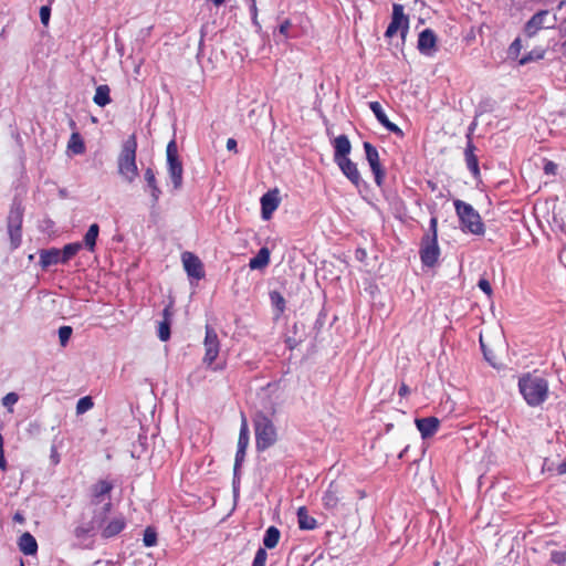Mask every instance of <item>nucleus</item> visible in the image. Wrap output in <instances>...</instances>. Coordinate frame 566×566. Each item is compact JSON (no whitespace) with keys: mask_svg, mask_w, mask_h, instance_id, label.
I'll return each instance as SVG.
<instances>
[{"mask_svg":"<svg viewBox=\"0 0 566 566\" xmlns=\"http://www.w3.org/2000/svg\"><path fill=\"white\" fill-rule=\"evenodd\" d=\"M518 389L528 406L542 405L548 397V382L539 375L527 373L520 377Z\"/></svg>","mask_w":566,"mask_h":566,"instance_id":"nucleus-1","label":"nucleus"},{"mask_svg":"<svg viewBox=\"0 0 566 566\" xmlns=\"http://www.w3.org/2000/svg\"><path fill=\"white\" fill-rule=\"evenodd\" d=\"M137 142L135 135L124 140L122 150L118 155L117 166L118 174L128 184H133L138 176V167L136 164Z\"/></svg>","mask_w":566,"mask_h":566,"instance_id":"nucleus-2","label":"nucleus"},{"mask_svg":"<svg viewBox=\"0 0 566 566\" xmlns=\"http://www.w3.org/2000/svg\"><path fill=\"white\" fill-rule=\"evenodd\" d=\"M253 424L258 451H264L276 442V428L268 416L262 412L256 413L253 419Z\"/></svg>","mask_w":566,"mask_h":566,"instance_id":"nucleus-3","label":"nucleus"},{"mask_svg":"<svg viewBox=\"0 0 566 566\" xmlns=\"http://www.w3.org/2000/svg\"><path fill=\"white\" fill-rule=\"evenodd\" d=\"M453 205L462 229L472 234L482 235L484 233V224L479 212L470 203L460 199L454 200Z\"/></svg>","mask_w":566,"mask_h":566,"instance_id":"nucleus-4","label":"nucleus"},{"mask_svg":"<svg viewBox=\"0 0 566 566\" xmlns=\"http://www.w3.org/2000/svg\"><path fill=\"white\" fill-rule=\"evenodd\" d=\"M112 507L111 500L107 499L99 509H95L93 517L90 522L78 525L74 530V535L77 539L86 541L95 536L98 532V527L105 523V514H108Z\"/></svg>","mask_w":566,"mask_h":566,"instance_id":"nucleus-5","label":"nucleus"},{"mask_svg":"<svg viewBox=\"0 0 566 566\" xmlns=\"http://www.w3.org/2000/svg\"><path fill=\"white\" fill-rule=\"evenodd\" d=\"M203 347L205 356L202 363L212 370L223 369V365H213L220 352V342L217 332L209 325L206 326Z\"/></svg>","mask_w":566,"mask_h":566,"instance_id":"nucleus-6","label":"nucleus"},{"mask_svg":"<svg viewBox=\"0 0 566 566\" xmlns=\"http://www.w3.org/2000/svg\"><path fill=\"white\" fill-rule=\"evenodd\" d=\"M166 153L168 175L172 181L174 188L179 189L182 185L184 168L178 156V147L175 139L168 143Z\"/></svg>","mask_w":566,"mask_h":566,"instance_id":"nucleus-7","label":"nucleus"},{"mask_svg":"<svg viewBox=\"0 0 566 566\" xmlns=\"http://www.w3.org/2000/svg\"><path fill=\"white\" fill-rule=\"evenodd\" d=\"M409 30V17L405 13V8L400 3L392 4L391 21L385 32L386 38H392L398 31L402 41L406 40Z\"/></svg>","mask_w":566,"mask_h":566,"instance_id":"nucleus-8","label":"nucleus"},{"mask_svg":"<svg viewBox=\"0 0 566 566\" xmlns=\"http://www.w3.org/2000/svg\"><path fill=\"white\" fill-rule=\"evenodd\" d=\"M440 255V249L438 245V239L430 238V234H426L421 241L420 259L423 265L432 268L438 262Z\"/></svg>","mask_w":566,"mask_h":566,"instance_id":"nucleus-9","label":"nucleus"},{"mask_svg":"<svg viewBox=\"0 0 566 566\" xmlns=\"http://www.w3.org/2000/svg\"><path fill=\"white\" fill-rule=\"evenodd\" d=\"M364 149H365V154H366V159H367V161L370 166V169L375 176V182L378 186H381L384 177H385V171L381 168V165L379 161L378 150L369 142L364 143Z\"/></svg>","mask_w":566,"mask_h":566,"instance_id":"nucleus-10","label":"nucleus"},{"mask_svg":"<svg viewBox=\"0 0 566 566\" xmlns=\"http://www.w3.org/2000/svg\"><path fill=\"white\" fill-rule=\"evenodd\" d=\"M126 527V520L122 514L114 515L108 518L105 514V523L98 527V532L103 538H112L118 535Z\"/></svg>","mask_w":566,"mask_h":566,"instance_id":"nucleus-11","label":"nucleus"},{"mask_svg":"<svg viewBox=\"0 0 566 566\" xmlns=\"http://www.w3.org/2000/svg\"><path fill=\"white\" fill-rule=\"evenodd\" d=\"M181 260L188 276L193 277L196 280H200L203 277V266L198 256H196L191 252H184L181 255Z\"/></svg>","mask_w":566,"mask_h":566,"instance_id":"nucleus-12","label":"nucleus"},{"mask_svg":"<svg viewBox=\"0 0 566 566\" xmlns=\"http://www.w3.org/2000/svg\"><path fill=\"white\" fill-rule=\"evenodd\" d=\"M417 48L426 56H432L437 51V36L431 29H424L418 36Z\"/></svg>","mask_w":566,"mask_h":566,"instance_id":"nucleus-13","label":"nucleus"},{"mask_svg":"<svg viewBox=\"0 0 566 566\" xmlns=\"http://www.w3.org/2000/svg\"><path fill=\"white\" fill-rule=\"evenodd\" d=\"M280 205L277 190H271L261 197V216L263 220H269Z\"/></svg>","mask_w":566,"mask_h":566,"instance_id":"nucleus-14","label":"nucleus"},{"mask_svg":"<svg viewBox=\"0 0 566 566\" xmlns=\"http://www.w3.org/2000/svg\"><path fill=\"white\" fill-rule=\"evenodd\" d=\"M369 108L370 111L374 113V115L376 116L377 120L390 133H394L396 134L397 136H403V133L402 130L394 123H391L381 104L379 102H370L369 103Z\"/></svg>","mask_w":566,"mask_h":566,"instance_id":"nucleus-15","label":"nucleus"},{"mask_svg":"<svg viewBox=\"0 0 566 566\" xmlns=\"http://www.w3.org/2000/svg\"><path fill=\"white\" fill-rule=\"evenodd\" d=\"M549 15L548 10H539L524 25V33L528 38H533L539 30L545 27L546 18Z\"/></svg>","mask_w":566,"mask_h":566,"instance_id":"nucleus-16","label":"nucleus"},{"mask_svg":"<svg viewBox=\"0 0 566 566\" xmlns=\"http://www.w3.org/2000/svg\"><path fill=\"white\" fill-rule=\"evenodd\" d=\"M340 171L354 184L358 187L361 182V176L358 171L357 165L353 163L349 158L340 159L335 161Z\"/></svg>","mask_w":566,"mask_h":566,"instance_id":"nucleus-17","label":"nucleus"},{"mask_svg":"<svg viewBox=\"0 0 566 566\" xmlns=\"http://www.w3.org/2000/svg\"><path fill=\"white\" fill-rule=\"evenodd\" d=\"M144 179L146 181V191L149 192L150 197H151V200H153V206H156L159 198H160V195H161V190L158 186V182H157V179H156V174L154 171L153 168L148 167L147 169H145L144 171Z\"/></svg>","mask_w":566,"mask_h":566,"instance_id":"nucleus-18","label":"nucleus"},{"mask_svg":"<svg viewBox=\"0 0 566 566\" xmlns=\"http://www.w3.org/2000/svg\"><path fill=\"white\" fill-rule=\"evenodd\" d=\"M416 426L422 439L432 437L439 429L440 421L436 417L416 419Z\"/></svg>","mask_w":566,"mask_h":566,"instance_id":"nucleus-19","label":"nucleus"},{"mask_svg":"<svg viewBox=\"0 0 566 566\" xmlns=\"http://www.w3.org/2000/svg\"><path fill=\"white\" fill-rule=\"evenodd\" d=\"M467 138H468V143H467V147L464 150L465 164H467L468 169L471 171V174L474 177H479L480 168H479L478 157L475 155L476 148H475L470 135H468Z\"/></svg>","mask_w":566,"mask_h":566,"instance_id":"nucleus-20","label":"nucleus"},{"mask_svg":"<svg viewBox=\"0 0 566 566\" xmlns=\"http://www.w3.org/2000/svg\"><path fill=\"white\" fill-rule=\"evenodd\" d=\"M333 146H334V161L349 158L348 155L350 154L352 145L346 135L337 136L333 142Z\"/></svg>","mask_w":566,"mask_h":566,"instance_id":"nucleus-21","label":"nucleus"},{"mask_svg":"<svg viewBox=\"0 0 566 566\" xmlns=\"http://www.w3.org/2000/svg\"><path fill=\"white\" fill-rule=\"evenodd\" d=\"M113 490V484L108 481L101 480L92 488V504L99 505Z\"/></svg>","mask_w":566,"mask_h":566,"instance_id":"nucleus-22","label":"nucleus"},{"mask_svg":"<svg viewBox=\"0 0 566 566\" xmlns=\"http://www.w3.org/2000/svg\"><path fill=\"white\" fill-rule=\"evenodd\" d=\"M323 506L329 512H334L339 504L338 486L332 482L322 496Z\"/></svg>","mask_w":566,"mask_h":566,"instance_id":"nucleus-23","label":"nucleus"},{"mask_svg":"<svg viewBox=\"0 0 566 566\" xmlns=\"http://www.w3.org/2000/svg\"><path fill=\"white\" fill-rule=\"evenodd\" d=\"M39 255L40 265L42 269H48L51 265L62 263L61 250L59 249L52 248L48 250H41Z\"/></svg>","mask_w":566,"mask_h":566,"instance_id":"nucleus-24","label":"nucleus"},{"mask_svg":"<svg viewBox=\"0 0 566 566\" xmlns=\"http://www.w3.org/2000/svg\"><path fill=\"white\" fill-rule=\"evenodd\" d=\"M18 546H19V549L24 554V555H34L36 554L38 552V543H36V539L35 537L29 533V532H25L23 533L20 538H19V542H18Z\"/></svg>","mask_w":566,"mask_h":566,"instance_id":"nucleus-25","label":"nucleus"},{"mask_svg":"<svg viewBox=\"0 0 566 566\" xmlns=\"http://www.w3.org/2000/svg\"><path fill=\"white\" fill-rule=\"evenodd\" d=\"M171 311L169 307H165L163 311L164 319L159 323L158 326V337L160 340L166 342L170 337V322H171Z\"/></svg>","mask_w":566,"mask_h":566,"instance_id":"nucleus-26","label":"nucleus"},{"mask_svg":"<svg viewBox=\"0 0 566 566\" xmlns=\"http://www.w3.org/2000/svg\"><path fill=\"white\" fill-rule=\"evenodd\" d=\"M270 263V251L268 248H261L255 256L250 259L249 266L251 270H260Z\"/></svg>","mask_w":566,"mask_h":566,"instance_id":"nucleus-27","label":"nucleus"},{"mask_svg":"<svg viewBox=\"0 0 566 566\" xmlns=\"http://www.w3.org/2000/svg\"><path fill=\"white\" fill-rule=\"evenodd\" d=\"M99 227L97 223L90 226L87 232L84 235V242L82 243L90 252L95 251L96 240L98 238Z\"/></svg>","mask_w":566,"mask_h":566,"instance_id":"nucleus-28","label":"nucleus"},{"mask_svg":"<svg viewBox=\"0 0 566 566\" xmlns=\"http://www.w3.org/2000/svg\"><path fill=\"white\" fill-rule=\"evenodd\" d=\"M297 520L301 530H314L317 526L316 520L308 515L304 506L297 510Z\"/></svg>","mask_w":566,"mask_h":566,"instance_id":"nucleus-29","label":"nucleus"},{"mask_svg":"<svg viewBox=\"0 0 566 566\" xmlns=\"http://www.w3.org/2000/svg\"><path fill=\"white\" fill-rule=\"evenodd\" d=\"M23 209L20 205H13L8 216V228H22Z\"/></svg>","mask_w":566,"mask_h":566,"instance_id":"nucleus-30","label":"nucleus"},{"mask_svg":"<svg viewBox=\"0 0 566 566\" xmlns=\"http://www.w3.org/2000/svg\"><path fill=\"white\" fill-rule=\"evenodd\" d=\"M280 537H281V533L277 527H275V526L268 527L264 533V536H263L264 547L269 548V549L274 548L277 545Z\"/></svg>","mask_w":566,"mask_h":566,"instance_id":"nucleus-31","label":"nucleus"},{"mask_svg":"<svg viewBox=\"0 0 566 566\" xmlns=\"http://www.w3.org/2000/svg\"><path fill=\"white\" fill-rule=\"evenodd\" d=\"M109 87L108 85H99L96 87L95 95L93 97V101L96 105L104 107L107 104L111 103V96H109Z\"/></svg>","mask_w":566,"mask_h":566,"instance_id":"nucleus-32","label":"nucleus"},{"mask_svg":"<svg viewBox=\"0 0 566 566\" xmlns=\"http://www.w3.org/2000/svg\"><path fill=\"white\" fill-rule=\"evenodd\" d=\"M67 148L74 154V155H81L85 151V145L84 142L78 133H73L70 137Z\"/></svg>","mask_w":566,"mask_h":566,"instance_id":"nucleus-33","label":"nucleus"},{"mask_svg":"<svg viewBox=\"0 0 566 566\" xmlns=\"http://www.w3.org/2000/svg\"><path fill=\"white\" fill-rule=\"evenodd\" d=\"M83 244L81 242H74L66 244L63 250H61L62 263H67L81 249Z\"/></svg>","mask_w":566,"mask_h":566,"instance_id":"nucleus-34","label":"nucleus"},{"mask_svg":"<svg viewBox=\"0 0 566 566\" xmlns=\"http://www.w3.org/2000/svg\"><path fill=\"white\" fill-rule=\"evenodd\" d=\"M249 440H250V438H249V429H248L247 419L244 417H242V423H241L240 434H239V440H238V449L247 451V448L249 446Z\"/></svg>","mask_w":566,"mask_h":566,"instance_id":"nucleus-35","label":"nucleus"},{"mask_svg":"<svg viewBox=\"0 0 566 566\" xmlns=\"http://www.w3.org/2000/svg\"><path fill=\"white\" fill-rule=\"evenodd\" d=\"M245 450L237 449L235 459H234V468H233V488L235 489L237 482H239L240 476V468L245 458Z\"/></svg>","mask_w":566,"mask_h":566,"instance_id":"nucleus-36","label":"nucleus"},{"mask_svg":"<svg viewBox=\"0 0 566 566\" xmlns=\"http://www.w3.org/2000/svg\"><path fill=\"white\" fill-rule=\"evenodd\" d=\"M94 406L93 399L90 396L82 397L76 403V413L83 415L91 410Z\"/></svg>","mask_w":566,"mask_h":566,"instance_id":"nucleus-37","label":"nucleus"},{"mask_svg":"<svg viewBox=\"0 0 566 566\" xmlns=\"http://www.w3.org/2000/svg\"><path fill=\"white\" fill-rule=\"evenodd\" d=\"M21 229L22 228H8V233L10 237V242H11L12 249L19 248L22 242Z\"/></svg>","mask_w":566,"mask_h":566,"instance_id":"nucleus-38","label":"nucleus"},{"mask_svg":"<svg viewBox=\"0 0 566 566\" xmlns=\"http://www.w3.org/2000/svg\"><path fill=\"white\" fill-rule=\"evenodd\" d=\"M143 543L146 547H153L157 544V533L154 528L147 527L145 530Z\"/></svg>","mask_w":566,"mask_h":566,"instance_id":"nucleus-39","label":"nucleus"},{"mask_svg":"<svg viewBox=\"0 0 566 566\" xmlns=\"http://www.w3.org/2000/svg\"><path fill=\"white\" fill-rule=\"evenodd\" d=\"M73 329L71 326H61L59 328V339L61 345L64 347L69 343L71 336H72Z\"/></svg>","mask_w":566,"mask_h":566,"instance_id":"nucleus-40","label":"nucleus"},{"mask_svg":"<svg viewBox=\"0 0 566 566\" xmlns=\"http://www.w3.org/2000/svg\"><path fill=\"white\" fill-rule=\"evenodd\" d=\"M19 396L15 392H9L2 398V405L10 411H13V406L18 402Z\"/></svg>","mask_w":566,"mask_h":566,"instance_id":"nucleus-41","label":"nucleus"},{"mask_svg":"<svg viewBox=\"0 0 566 566\" xmlns=\"http://www.w3.org/2000/svg\"><path fill=\"white\" fill-rule=\"evenodd\" d=\"M268 553L265 548L260 547L253 558L252 566H265Z\"/></svg>","mask_w":566,"mask_h":566,"instance_id":"nucleus-42","label":"nucleus"},{"mask_svg":"<svg viewBox=\"0 0 566 566\" xmlns=\"http://www.w3.org/2000/svg\"><path fill=\"white\" fill-rule=\"evenodd\" d=\"M270 298L272 304L280 311L283 312L285 307V301L284 297L279 292H271Z\"/></svg>","mask_w":566,"mask_h":566,"instance_id":"nucleus-43","label":"nucleus"},{"mask_svg":"<svg viewBox=\"0 0 566 566\" xmlns=\"http://www.w3.org/2000/svg\"><path fill=\"white\" fill-rule=\"evenodd\" d=\"M551 562L557 565H562L566 562V552L553 551L551 553Z\"/></svg>","mask_w":566,"mask_h":566,"instance_id":"nucleus-44","label":"nucleus"},{"mask_svg":"<svg viewBox=\"0 0 566 566\" xmlns=\"http://www.w3.org/2000/svg\"><path fill=\"white\" fill-rule=\"evenodd\" d=\"M522 50V41L520 38H516L509 48V53L512 56H517Z\"/></svg>","mask_w":566,"mask_h":566,"instance_id":"nucleus-45","label":"nucleus"},{"mask_svg":"<svg viewBox=\"0 0 566 566\" xmlns=\"http://www.w3.org/2000/svg\"><path fill=\"white\" fill-rule=\"evenodd\" d=\"M478 286L488 296L492 295V287L490 282L486 279H480L478 282Z\"/></svg>","mask_w":566,"mask_h":566,"instance_id":"nucleus-46","label":"nucleus"},{"mask_svg":"<svg viewBox=\"0 0 566 566\" xmlns=\"http://www.w3.org/2000/svg\"><path fill=\"white\" fill-rule=\"evenodd\" d=\"M50 13H51V10H50L49 7H46V6L41 7V9H40V19H41V22L43 24H45V25L49 23Z\"/></svg>","mask_w":566,"mask_h":566,"instance_id":"nucleus-47","label":"nucleus"},{"mask_svg":"<svg viewBox=\"0 0 566 566\" xmlns=\"http://www.w3.org/2000/svg\"><path fill=\"white\" fill-rule=\"evenodd\" d=\"M557 171V165L554 161L546 160L544 164V172L546 175H555Z\"/></svg>","mask_w":566,"mask_h":566,"instance_id":"nucleus-48","label":"nucleus"},{"mask_svg":"<svg viewBox=\"0 0 566 566\" xmlns=\"http://www.w3.org/2000/svg\"><path fill=\"white\" fill-rule=\"evenodd\" d=\"M290 27H291V22L289 20L283 21L279 28L280 33L282 35H284L285 38H287Z\"/></svg>","mask_w":566,"mask_h":566,"instance_id":"nucleus-49","label":"nucleus"},{"mask_svg":"<svg viewBox=\"0 0 566 566\" xmlns=\"http://www.w3.org/2000/svg\"><path fill=\"white\" fill-rule=\"evenodd\" d=\"M437 224H438L437 218H434V217L431 218L430 219V224H429V229L431 231L430 238L438 239V235H437Z\"/></svg>","mask_w":566,"mask_h":566,"instance_id":"nucleus-50","label":"nucleus"},{"mask_svg":"<svg viewBox=\"0 0 566 566\" xmlns=\"http://www.w3.org/2000/svg\"><path fill=\"white\" fill-rule=\"evenodd\" d=\"M250 4V13L252 18L258 17V8H256V0H249Z\"/></svg>","mask_w":566,"mask_h":566,"instance_id":"nucleus-51","label":"nucleus"},{"mask_svg":"<svg viewBox=\"0 0 566 566\" xmlns=\"http://www.w3.org/2000/svg\"><path fill=\"white\" fill-rule=\"evenodd\" d=\"M227 149L229 151H237V140L234 138H229L227 140Z\"/></svg>","mask_w":566,"mask_h":566,"instance_id":"nucleus-52","label":"nucleus"},{"mask_svg":"<svg viewBox=\"0 0 566 566\" xmlns=\"http://www.w3.org/2000/svg\"><path fill=\"white\" fill-rule=\"evenodd\" d=\"M399 396L405 397L409 394V387L406 384H401L398 390Z\"/></svg>","mask_w":566,"mask_h":566,"instance_id":"nucleus-53","label":"nucleus"},{"mask_svg":"<svg viewBox=\"0 0 566 566\" xmlns=\"http://www.w3.org/2000/svg\"><path fill=\"white\" fill-rule=\"evenodd\" d=\"M533 60V56L531 54H527L525 56H523L521 60H520V64L521 65H524V64H527L528 62H531Z\"/></svg>","mask_w":566,"mask_h":566,"instance_id":"nucleus-54","label":"nucleus"},{"mask_svg":"<svg viewBox=\"0 0 566 566\" xmlns=\"http://www.w3.org/2000/svg\"><path fill=\"white\" fill-rule=\"evenodd\" d=\"M557 472L559 474H566V462H562L558 467H557Z\"/></svg>","mask_w":566,"mask_h":566,"instance_id":"nucleus-55","label":"nucleus"},{"mask_svg":"<svg viewBox=\"0 0 566 566\" xmlns=\"http://www.w3.org/2000/svg\"><path fill=\"white\" fill-rule=\"evenodd\" d=\"M212 3L216 6V7H220L221 4L224 3L226 0H211Z\"/></svg>","mask_w":566,"mask_h":566,"instance_id":"nucleus-56","label":"nucleus"},{"mask_svg":"<svg viewBox=\"0 0 566 566\" xmlns=\"http://www.w3.org/2000/svg\"><path fill=\"white\" fill-rule=\"evenodd\" d=\"M13 520H14V521H17V522H22V521H23V517H22V515H21V514L17 513V514L14 515Z\"/></svg>","mask_w":566,"mask_h":566,"instance_id":"nucleus-57","label":"nucleus"},{"mask_svg":"<svg viewBox=\"0 0 566 566\" xmlns=\"http://www.w3.org/2000/svg\"><path fill=\"white\" fill-rule=\"evenodd\" d=\"M252 22L254 25H256L258 28H260V24L258 22V17L256 18H252Z\"/></svg>","mask_w":566,"mask_h":566,"instance_id":"nucleus-58","label":"nucleus"},{"mask_svg":"<svg viewBox=\"0 0 566 566\" xmlns=\"http://www.w3.org/2000/svg\"><path fill=\"white\" fill-rule=\"evenodd\" d=\"M483 353H484V357H485L488 360H490V358L488 357V356H490V353H489V352H485V350H484Z\"/></svg>","mask_w":566,"mask_h":566,"instance_id":"nucleus-59","label":"nucleus"},{"mask_svg":"<svg viewBox=\"0 0 566 566\" xmlns=\"http://www.w3.org/2000/svg\"><path fill=\"white\" fill-rule=\"evenodd\" d=\"M483 353H484V357H485L488 360H490V358L488 357V356H490V353H489V352H485V350H484Z\"/></svg>","mask_w":566,"mask_h":566,"instance_id":"nucleus-60","label":"nucleus"},{"mask_svg":"<svg viewBox=\"0 0 566 566\" xmlns=\"http://www.w3.org/2000/svg\"><path fill=\"white\" fill-rule=\"evenodd\" d=\"M481 347H482V350L484 352L485 349H484V344L482 340H481Z\"/></svg>","mask_w":566,"mask_h":566,"instance_id":"nucleus-61","label":"nucleus"},{"mask_svg":"<svg viewBox=\"0 0 566 566\" xmlns=\"http://www.w3.org/2000/svg\"><path fill=\"white\" fill-rule=\"evenodd\" d=\"M21 566H24L23 563H21Z\"/></svg>","mask_w":566,"mask_h":566,"instance_id":"nucleus-62","label":"nucleus"},{"mask_svg":"<svg viewBox=\"0 0 566 566\" xmlns=\"http://www.w3.org/2000/svg\"><path fill=\"white\" fill-rule=\"evenodd\" d=\"M565 45H566V41H565Z\"/></svg>","mask_w":566,"mask_h":566,"instance_id":"nucleus-63","label":"nucleus"}]
</instances>
